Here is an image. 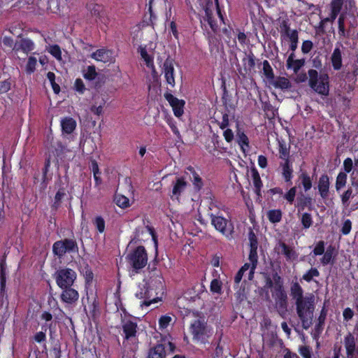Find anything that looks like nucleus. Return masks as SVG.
Returning a JSON list of instances; mask_svg holds the SVG:
<instances>
[{
  "instance_id": "1",
  "label": "nucleus",
  "mask_w": 358,
  "mask_h": 358,
  "mask_svg": "<svg viewBox=\"0 0 358 358\" xmlns=\"http://www.w3.org/2000/svg\"><path fill=\"white\" fill-rule=\"evenodd\" d=\"M308 75L306 73H301L297 74L296 77V83H304L308 78V85L311 89L315 92L323 96L329 94V76L327 73H318L316 69H310L308 71Z\"/></svg>"
},
{
  "instance_id": "2",
  "label": "nucleus",
  "mask_w": 358,
  "mask_h": 358,
  "mask_svg": "<svg viewBox=\"0 0 358 358\" xmlns=\"http://www.w3.org/2000/svg\"><path fill=\"white\" fill-rule=\"evenodd\" d=\"M296 304L297 315L301 320L302 327L307 330L313 324L315 311V296L313 294L306 296L304 300Z\"/></svg>"
},
{
  "instance_id": "3",
  "label": "nucleus",
  "mask_w": 358,
  "mask_h": 358,
  "mask_svg": "<svg viewBox=\"0 0 358 358\" xmlns=\"http://www.w3.org/2000/svg\"><path fill=\"white\" fill-rule=\"evenodd\" d=\"M127 259L136 273L144 268L148 263V255L143 246L137 247L127 255Z\"/></svg>"
},
{
  "instance_id": "4",
  "label": "nucleus",
  "mask_w": 358,
  "mask_h": 358,
  "mask_svg": "<svg viewBox=\"0 0 358 358\" xmlns=\"http://www.w3.org/2000/svg\"><path fill=\"white\" fill-rule=\"evenodd\" d=\"M76 277L77 274L76 271L69 268H59L54 274L56 283L61 289L72 287Z\"/></svg>"
},
{
  "instance_id": "5",
  "label": "nucleus",
  "mask_w": 358,
  "mask_h": 358,
  "mask_svg": "<svg viewBox=\"0 0 358 358\" xmlns=\"http://www.w3.org/2000/svg\"><path fill=\"white\" fill-rule=\"evenodd\" d=\"M208 215L211 220V224L217 231L227 237L231 236L234 232V225L230 220L223 217L220 211H217V213H209Z\"/></svg>"
},
{
  "instance_id": "6",
  "label": "nucleus",
  "mask_w": 358,
  "mask_h": 358,
  "mask_svg": "<svg viewBox=\"0 0 358 358\" xmlns=\"http://www.w3.org/2000/svg\"><path fill=\"white\" fill-rule=\"evenodd\" d=\"M52 252L57 257H62L67 252H78V246L76 240L64 238L57 241L53 244Z\"/></svg>"
},
{
  "instance_id": "7",
  "label": "nucleus",
  "mask_w": 358,
  "mask_h": 358,
  "mask_svg": "<svg viewBox=\"0 0 358 358\" xmlns=\"http://www.w3.org/2000/svg\"><path fill=\"white\" fill-rule=\"evenodd\" d=\"M343 345L345 349V358H358V335L357 337L348 332L343 338Z\"/></svg>"
},
{
  "instance_id": "8",
  "label": "nucleus",
  "mask_w": 358,
  "mask_h": 358,
  "mask_svg": "<svg viewBox=\"0 0 358 358\" xmlns=\"http://www.w3.org/2000/svg\"><path fill=\"white\" fill-rule=\"evenodd\" d=\"M274 250L278 255H283L288 262L294 261L298 258V253L285 242L280 241L275 245Z\"/></svg>"
},
{
  "instance_id": "9",
  "label": "nucleus",
  "mask_w": 358,
  "mask_h": 358,
  "mask_svg": "<svg viewBox=\"0 0 358 358\" xmlns=\"http://www.w3.org/2000/svg\"><path fill=\"white\" fill-rule=\"evenodd\" d=\"M191 331L196 339H201L207 334V326L204 317H196L191 324Z\"/></svg>"
},
{
  "instance_id": "10",
  "label": "nucleus",
  "mask_w": 358,
  "mask_h": 358,
  "mask_svg": "<svg viewBox=\"0 0 358 358\" xmlns=\"http://www.w3.org/2000/svg\"><path fill=\"white\" fill-rule=\"evenodd\" d=\"M153 292H155L153 289L145 284L140 288V292L136 293L138 299H144L141 306H149L151 303L157 302L158 297H155Z\"/></svg>"
},
{
  "instance_id": "11",
  "label": "nucleus",
  "mask_w": 358,
  "mask_h": 358,
  "mask_svg": "<svg viewBox=\"0 0 358 358\" xmlns=\"http://www.w3.org/2000/svg\"><path fill=\"white\" fill-rule=\"evenodd\" d=\"M162 72L164 74L166 83L171 87H174V60L170 57H168L164 61L162 66Z\"/></svg>"
},
{
  "instance_id": "12",
  "label": "nucleus",
  "mask_w": 358,
  "mask_h": 358,
  "mask_svg": "<svg viewBox=\"0 0 358 358\" xmlns=\"http://www.w3.org/2000/svg\"><path fill=\"white\" fill-rule=\"evenodd\" d=\"M122 327L124 338L127 341H135L137 334V324L130 320H123Z\"/></svg>"
},
{
  "instance_id": "13",
  "label": "nucleus",
  "mask_w": 358,
  "mask_h": 358,
  "mask_svg": "<svg viewBox=\"0 0 358 358\" xmlns=\"http://www.w3.org/2000/svg\"><path fill=\"white\" fill-rule=\"evenodd\" d=\"M62 289L60 299L64 303L69 305L76 303L79 299V294L73 286L69 287V288H62Z\"/></svg>"
},
{
  "instance_id": "14",
  "label": "nucleus",
  "mask_w": 358,
  "mask_h": 358,
  "mask_svg": "<svg viewBox=\"0 0 358 358\" xmlns=\"http://www.w3.org/2000/svg\"><path fill=\"white\" fill-rule=\"evenodd\" d=\"M164 97L172 106L174 115L178 117L182 116L184 112L183 108L185 101L183 100L178 99L170 93L164 94Z\"/></svg>"
},
{
  "instance_id": "15",
  "label": "nucleus",
  "mask_w": 358,
  "mask_h": 358,
  "mask_svg": "<svg viewBox=\"0 0 358 358\" xmlns=\"http://www.w3.org/2000/svg\"><path fill=\"white\" fill-rule=\"evenodd\" d=\"M329 177L327 174L322 175L318 181V191L323 199H327L329 196Z\"/></svg>"
},
{
  "instance_id": "16",
  "label": "nucleus",
  "mask_w": 358,
  "mask_h": 358,
  "mask_svg": "<svg viewBox=\"0 0 358 358\" xmlns=\"http://www.w3.org/2000/svg\"><path fill=\"white\" fill-rule=\"evenodd\" d=\"M353 169V161L351 158L348 157L343 162V169L345 173H350V182L352 187L358 189V180L355 176V171H352Z\"/></svg>"
},
{
  "instance_id": "17",
  "label": "nucleus",
  "mask_w": 358,
  "mask_h": 358,
  "mask_svg": "<svg viewBox=\"0 0 358 358\" xmlns=\"http://www.w3.org/2000/svg\"><path fill=\"white\" fill-rule=\"evenodd\" d=\"M187 182L183 178H178L175 182H173L172 194L171 197H174L178 200L181 194L185 191L187 187Z\"/></svg>"
},
{
  "instance_id": "18",
  "label": "nucleus",
  "mask_w": 358,
  "mask_h": 358,
  "mask_svg": "<svg viewBox=\"0 0 358 358\" xmlns=\"http://www.w3.org/2000/svg\"><path fill=\"white\" fill-rule=\"evenodd\" d=\"M91 57L96 61L104 63L109 62L112 60V52L106 49H99L96 52L92 53Z\"/></svg>"
},
{
  "instance_id": "19",
  "label": "nucleus",
  "mask_w": 358,
  "mask_h": 358,
  "mask_svg": "<svg viewBox=\"0 0 358 358\" xmlns=\"http://www.w3.org/2000/svg\"><path fill=\"white\" fill-rule=\"evenodd\" d=\"M290 295L295 300V303L304 300L303 290L301 285L297 282H293L290 288Z\"/></svg>"
},
{
  "instance_id": "20",
  "label": "nucleus",
  "mask_w": 358,
  "mask_h": 358,
  "mask_svg": "<svg viewBox=\"0 0 358 358\" xmlns=\"http://www.w3.org/2000/svg\"><path fill=\"white\" fill-rule=\"evenodd\" d=\"M257 247L250 248L249 261L252 263V270L248 273V279L251 280L254 277L255 270L258 262Z\"/></svg>"
},
{
  "instance_id": "21",
  "label": "nucleus",
  "mask_w": 358,
  "mask_h": 358,
  "mask_svg": "<svg viewBox=\"0 0 358 358\" xmlns=\"http://www.w3.org/2000/svg\"><path fill=\"white\" fill-rule=\"evenodd\" d=\"M165 346L163 344H157L150 348L148 358H166Z\"/></svg>"
},
{
  "instance_id": "22",
  "label": "nucleus",
  "mask_w": 358,
  "mask_h": 358,
  "mask_svg": "<svg viewBox=\"0 0 358 358\" xmlns=\"http://www.w3.org/2000/svg\"><path fill=\"white\" fill-rule=\"evenodd\" d=\"M331 61L334 70H340L342 67V52L339 48H336L331 57Z\"/></svg>"
},
{
  "instance_id": "23",
  "label": "nucleus",
  "mask_w": 358,
  "mask_h": 358,
  "mask_svg": "<svg viewBox=\"0 0 358 358\" xmlns=\"http://www.w3.org/2000/svg\"><path fill=\"white\" fill-rule=\"evenodd\" d=\"M280 166L282 167V174L285 179V181L287 182H291L293 169L292 167V162H290V160H287L283 163H280Z\"/></svg>"
},
{
  "instance_id": "24",
  "label": "nucleus",
  "mask_w": 358,
  "mask_h": 358,
  "mask_svg": "<svg viewBox=\"0 0 358 358\" xmlns=\"http://www.w3.org/2000/svg\"><path fill=\"white\" fill-rule=\"evenodd\" d=\"M34 43L28 38H23L20 41V44L15 43L13 47V50H22L24 52H29L34 50Z\"/></svg>"
},
{
  "instance_id": "25",
  "label": "nucleus",
  "mask_w": 358,
  "mask_h": 358,
  "mask_svg": "<svg viewBox=\"0 0 358 358\" xmlns=\"http://www.w3.org/2000/svg\"><path fill=\"white\" fill-rule=\"evenodd\" d=\"M296 206L299 208V211H302L306 207H308L310 210L312 209V199L310 196L301 194L297 198V202Z\"/></svg>"
},
{
  "instance_id": "26",
  "label": "nucleus",
  "mask_w": 358,
  "mask_h": 358,
  "mask_svg": "<svg viewBox=\"0 0 358 358\" xmlns=\"http://www.w3.org/2000/svg\"><path fill=\"white\" fill-rule=\"evenodd\" d=\"M272 85L275 88H279L282 90H287L292 87L290 81L287 78L280 76L276 78V79L272 83Z\"/></svg>"
},
{
  "instance_id": "27",
  "label": "nucleus",
  "mask_w": 358,
  "mask_h": 358,
  "mask_svg": "<svg viewBox=\"0 0 358 358\" xmlns=\"http://www.w3.org/2000/svg\"><path fill=\"white\" fill-rule=\"evenodd\" d=\"M76 126V121L71 117H66L62 121V127L64 132L71 134Z\"/></svg>"
},
{
  "instance_id": "28",
  "label": "nucleus",
  "mask_w": 358,
  "mask_h": 358,
  "mask_svg": "<svg viewBox=\"0 0 358 358\" xmlns=\"http://www.w3.org/2000/svg\"><path fill=\"white\" fill-rule=\"evenodd\" d=\"M348 176L346 173L341 171L336 179L335 188L337 192L343 189L347 183Z\"/></svg>"
},
{
  "instance_id": "29",
  "label": "nucleus",
  "mask_w": 358,
  "mask_h": 358,
  "mask_svg": "<svg viewBox=\"0 0 358 358\" xmlns=\"http://www.w3.org/2000/svg\"><path fill=\"white\" fill-rule=\"evenodd\" d=\"M275 300L278 313L280 315H285L287 310V296L279 298Z\"/></svg>"
},
{
  "instance_id": "30",
  "label": "nucleus",
  "mask_w": 358,
  "mask_h": 358,
  "mask_svg": "<svg viewBox=\"0 0 358 358\" xmlns=\"http://www.w3.org/2000/svg\"><path fill=\"white\" fill-rule=\"evenodd\" d=\"M245 55L246 57L243 59L244 69L246 71H251L255 66V56L252 52Z\"/></svg>"
},
{
  "instance_id": "31",
  "label": "nucleus",
  "mask_w": 358,
  "mask_h": 358,
  "mask_svg": "<svg viewBox=\"0 0 358 358\" xmlns=\"http://www.w3.org/2000/svg\"><path fill=\"white\" fill-rule=\"evenodd\" d=\"M6 264L5 260L2 259L0 262V285L1 292L4 291L6 287Z\"/></svg>"
},
{
  "instance_id": "32",
  "label": "nucleus",
  "mask_w": 358,
  "mask_h": 358,
  "mask_svg": "<svg viewBox=\"0 0 358 358\" xmlns=\"http://www.w3.org/2000/svg\"><path fill=\"white\" fill-rule=\"evenodd\" d=\"M252 180H253V184L255 187V192L257 193V194L259 195L261 187L262 186V180H261L259 174L257 170L252 169Z\"/></svg>"
},
{
  "instance_id": "33",
  "label": "nucleus",
  "mask_w": 358,
  "mask_h": 358,
  "mask_svg": "<svg viewBox=\"0 0 358 358\" xmlns=\"http://www.w3.org/2000/svg\"><path fill=\"white\" fill-rule=\"evenodd\" d=\"M115 201L116 204L122 208H126L129 206V199L122 194H116L115 196Z\"/></svg>"
},
{
  "instance_id": "34",
  "label": "nucleus",
  "mask_w": 358,
  "mask_h": 358,
  "mask_svg": "<svg viewBox=\"0 0 358 358\" xmlns=\"http://www.w3.org/2000/svg\"><path fill=\"white\" fill-rule=\"evenodd\" d=\"M268 218L272 223L279 222L282 219L280 210H271L268 212Z\"/></svg>"
},
{
  "instance_id": "35",
  "label": "nucleus",
  "mask_w": 358,
  "mask_h": 358,
  "mask_svg": "<svg viewBox=\"0 0 358 358\" xmlns=\"http://www.w3.org/2000/svg\"><path fill=\"white\" fill-rule=\"evenodd\" d=\"M289 149L282 142H279V157L285 162L289 160Z\"/></svg>"
},
{
  "instance_id": "36",
  "label": "nucleus",
  "mask_w": 358,
  "mask_h": 358,
  "mask_svg": "<svg viewBox=\"0 0 358 358\" xmlns=\"http://www.w3.org/2000/svg\"><path fill=\"white\" fill-rule=\"evenodd\" d=\"M299 179L301 180L302 185L303 186L304 190L306 192L310 189L312 187V181L310 176L306 172H303L300 175Z\"/></svg>"
},
{
  "instance_id": "37",
  "label": "nucleus",
  "mask_w": 358,
  "mask_h": 358,
  "mask_svg": "<svg viewBox=\"0 0 358 358\" xmlns=\"http://www.w3.org/2000/svg\"><path fill=\"white\" fill-rule=\"evenodd\" d=\"M292 30L290 29L288 20H283L280 23V32L281 36L286 38Z\"/></svg>"
},
{
  "instance_id": "38",
  "label": "nucleus",
  "mask_w": 358,
  "mask_h": 358,
  "mask_svg": "<svg viewBox=\"0 0 358 358\" xmlns=\"http://www.w3.org/2000/svg\"><path fill=\"white\" fill-rule=\"evenodd\" d=\"M331 13L338 16L343 6V0H332L331 2Z\"/></svg>"
},
{
  "instance_id": "39",
  "label": "nucleus",
  "mask_w": 358,
  "mask_h": 358,
  "mask_svg": "<svg viewBox=\"0 0 358 358\" xmlns=\"http://www.w3.org/2000/svg\"><path fill=\"white\" fill-rule=\"evenodd\" d=\"M272 295L275 299L287 296L286 292L284 289L283 285L274 286L272 292Z\"/></svg>"
},
{
  "instance_id": "40",
  "label": "nucleus",
  "mask_w": 358,
  "mask_h": 358,
  "mask_svg": "<svg viewBox=\"0 0 358 358\" xmlns=\"http://www.w3.org/2000/svg\"><path fill=\"white\" fill-rule=\"evenodd\" d=\"M333 252L334 248L332 247H329L326 252L323 253L324 255L321 259V263L322 265H327L331 262L333 257Z\"/></svg>"
},
{
  "instance_id": "41",
  "label": "nucleus",
  "mask_w": 358,
  "mask_h": 358,
  "mask_svg": "<svg viewBox=\"0 0 358 358\" xmlns=\"http://www.w3.org/2000/svg\"><path fill=\"white\" fill-rule=\"evenodd\" d=\"M345 15L344 13L341 14L338 20V34L340 35V36L343 37H345L347 36L345 29Z\"/></svg>"
},
{
  "instance_id": "42",
  "label": "nucleus",
  "mask_w": 358,
  "mask_h": 358,
  "mask_svg": "<svg viewBox=\"0 0 358 358\" xmlns=\"http://www.w3.org/2000/svg\"><path fill=\"white\" fill-rule=\"evenodd\" d=\"M188 170L191 171L193 174L192 182L195 187V188L199 190L203 186L202 179L201 177L194 171V169L192 167H189Z\"/></svg>"
},
{
  "instance_id": "43",
  "label": "nucleus",
  "mask_w": 358,
  "mask_h": 358,
  "mask_svg": "<svg viewBox=\"0 0 358 358\" xmlns=\"http://www.w3.org/2000/svg\"><path fill=\"white\" fill-rule=\"evenodd\" d=\"M301 224L304 229H308L313 224L312 215L308 213H304L301 215Z\"/></svg>"
},
{
  "instance_id": "44",
  "label": "nucleus",
  "mask_w": 358,
  "mask_h": 358,
  "mask_svg": "<svg viewBox=\"0 0 358 358\" xmlns=\"http://www.w3.org/2000/svg\"><path fill=\"white\" fill-rule=\"evenodd\" d=\"M263 71L264 74L268 79H273L274 78V74L273 69L269 64V62L267 60H264L263 62Z\"/></svg>"
},
{
  "instance_id": "45",
  "label": "nucleus",
  "mask_w": 358,
  "mask_h": 358,
  "mask_svg": "<svg viewBox=\"0 0 358 358\" xmlns=\"http://www.w3.org/2000/svg\"><path fill=\"white\" fill-rule=\"evenodd\" d=\"M320 275V273L318 270L315 268H311L307 273H306L302 279L306 280V282H310L314 277H318Z\"/></svg>"
},
{
  "instance_id": "46",
  "label": "nucleus",
  "mask_w": 358,
  "mask_h": 358,
  "mask_svg": "<svg viewBox=\"0 0 358 358\" xmlns=\"http://www.w3.org/2000/svg\"><path fill=\"white\" fill-rule=\"evenodd\" d=\"M341 197L342 203L345 206H348L350 199L353 197V191L352 187H349L346 191H345Z\"/></svg>"
},
{
  "instance_id": "47",
  "label": "nucleus",
  "mask_w": 358,
  "mask_h": 358,
  "mask_svg": "<svg viewBox=\"0 0 358 358\" xmlns=\"http://www.w3.org/2000/svg\"><path fill=\"white\" fill-rule=\"evenodd\" d=\"M94 224L100 233H103L105 230V221L101 216H97L93 221Z\"/></svg>"
},
{
  "instance_id": "48",
  "label": "nucleus",
  "mask_w": 358,
  "mask_h": 358,
  "mask_svg": "<svg viewBox=\"0 0 358 358\" xmlns=\"http://www.w3.org/2000/svg\"><path fill=\"white\" fill-rule=\"evenodd\" d=\"M96 75L95 66L92 65L87 67V71L84 73V77L87 80H92L96 78Z\"/></svg>"
},
{
  "instance_id": "49",
  "label": "nucleus",
  "mask_w": 358,
  "mask_h": 358,
  "mask_svg": "<svg viewBox=\"0 0 358 358\" xmlns=\"http://www.w3.org/2000/svg\"><path fill=\"white\" fill-rule=\"evenodd\" d=\"M337 15H333V14L331 13L329 17H327L326 18H324V19H322L320 22V25L318 27V30L319 31H321L322 33H324V24L327 23V22H331L333 23L334 21L336 20Z\"/></svg>"
},
{
  "instance_id": "50",
  "label": "nucleus",
  "mask_w": 358,
  "mask_h": 358,
  "mask_svg": "<svg viewBox=\"0 0 358 358\" xmlns=\"http://www.w3.org/2000/svg\"><path fill=\"white\" fill-rule=\"evenodd\" d=\"M36 63L37 60L35 57H30L28 59V62L26 66V71L28 73H31L35 71Z\"/></svg>"
},
{
  "instance_id": "51",
  "label": "nucleus",
  "mask_w": 358,
  "mask_h": 358,
  "mask_svg": "<svg viewBox=\"0 0 358 358\" xmlns=\"http://www.w3.org/2000/svg\"><path fill=\"white\" fill-rule=\"evenodd\" d=\"M296 193V187H292L286 194H284V198L292 204L294 201Z\"/></svg>"
},
{
  "instance_id": "52",
  "label": "nucleus",
  "mask_w": 358,
  "mask_h": 358,
  "mask_svg": "<svg viewBox=\"0 0 358 358\" xmlns=\"http://www.w3.org/2000/svg\"><path fill=\"white\" fill-rule=\"evenodd\" d=\"M305 64V59H296V61L293 62V63L291 64L290 68L294 71L295 73H297L299 69L303 66Z\"/></svg>"
},
{
  "instance_id": "53",
  "label": "nucleus",
  "mask_w": 358,
  "mask_h": 358,
  "mask_svg": "<svg viewBox=\"0 0 358 358\" xmlns=\"http://www.w3.org/2000/svg\"><path fill=\"white\" fill-rule=\"evenodd\" d=\"M65 195L66 194L64 189H59L58 190L55 196V202L53 205L55 208H58V206L60 205L62 199Z\"/></svg>"
},
{
  "instance_id": "54",
  "label": "nucleus",
  "mask_w": 358,
  "mask_h": 358,
  "mask_svg": "<svg viewBox=\"0 0 358 358\" xmlns=\"http://www.w3.org/2000/svg\"><path fill=\"white\" fill-rule=\"evenodd\" d=\"M248 239H249V241H250V248H254V247H257L258 246V242H257V236H256L255 232L253 231V230L251 228L249 229Z\"/></svg>"
},
{
  "instance_id": "55",
  "label": "nucleus",
  "mask_w": 358,
  "mask_h": 358,
  "mask_svg": "<svg viewBox=\"0 0 358 358\" xmlns=\"http://www.w3.org/2000/svg\"><path fill=\"white\" fill-rule=\"evenodd\" d=\"M11 84L9 80L0 81V94L8 92L10 90Z\"/></svg>"
},
{
  "instance_id": "56",
  "label": "nucleus",
  "mask_w": 358,
  "mask_h": 358,
  "mask_svg": "<svg viewBox=\"0 0 358 358\" xmlns=\"http://www.w3.org/2000/svg\"><path fill=\"white\" fill-rule=\"evenodd\" d=\"M324 323H320V321L317 320V323L315 324L313 332V336L314 338L316 339L320 336L324 329Z\"/></svg>"
},
{
  "instance_id": "57",
  "label": "nucleus",
  "mask_w": 358,
  "mask_h": 358,
  "mask_svg": "<svg viewBox=\"0 0 358 358\" xmlns=\"http://www.w3.org/2000/svg\"><path fill=\"white\" fill-rule=\"evenodd\" d=\"M50 52L57 59L62 60V52L59 45H55L51 46L50 49Z\"/></svg>"
},
{
  "instance_id": "58",
  "label": "nucleus",
  "mask_w": 358,
  "mask_h": 358,
  "mask_svg": "<svg viewBox=\"0 0 358 358\" xmlns=\"http://www.w3.org/2000/svg\"><path fill=\"white\" fill-rule=\"evenodd\" d=\"M222 282L217 279H213L210 283V290L215 293H220Z\"/></svg>"
},
{
  "instance_id": "59",
  "label": "nucleus",
  "mask_w": 358,
  "mask_h": 358,
  "mask_svg": "<svg viewBox=\"0 0 358 358\" xmlns=\"http://www.w3.org/2000/svg\"><path fill=\"white\" fill-rule=\"evenodd\" d=\"M314 255H321L324 252V242L323 241H319L313 251Z\"/></svg>"
},
{
  "instance_id": "60",
  "label": "nucleus",
  "mask_w": 358,
  "mask_h": 358,
  "mask_svg": "<svg viewBox=\"0 0 358 358\" xmlns=\"http://www.w3.org/2000/svg\"><path fill=\"white\" fill-rule=\"evenodd\" d=\"M299 353L303 358H312L311 349L309 346L303 345L300 347Z\"/></svg>"
},
{
  "instance_id": "61",
  "label": "nucleus",
  "mask_w": 358,
  "mask_h": 358,
  "mask_svg": "<svg viewBox=\"0 0 358 358\" xmlns=\"http://www.w3.org/2000/svg\"><path fill=\"white\" fill-rule=\"evenodd\" d=\"M92 170L94 172V177L96 180V185L101 183V178L99 177L100 172L99 171L98 164L95 161L92 162Z\"/></svg>"
},
{
  "instance_id": "62",
  "label": "nucleus",
  "mask_w": 358,
  "mask_h": 358,
  "mask_svg": "<svg viewBox=\"0 0 358 358\" xmlns=\"http://www.w3.org/2000/svg\"><path fill=\"white\" fill-rule=\"evenodd\" d=\"M171 321V317L167 315H163L159 318V324L160 328L165 329L168 327L170 322Z\"/></svg>"
},
{
  "instance_id": "63",
  "label": "nucleus",
  "mask_w": 358,
  "mask_h": 358,
  "mask_svg": "<svg viewBox=\"0 0 358 358\" xmlns=\"http://www.w3.org/2000/svg\"><path fill=\"white\" fill-rule=\"evenodd\" d=\"M352 228V222L350 220H347L344 222L343 227L341 228V232L347 235L350 232Z\"/></svg>"
},
{
  "instance_id": "64",
  "label": "nucleus",
  "mask_w": 358,
  "mask_h": 358,
  "mask_svg": "<svg viewBox=\"0 0 358 358\" xmlns=\"http://www.w3.org/2000/svg\"><path fill=\"white\" fill-rule=\"evenodd\" d=\"M344 320L349 321L352 319L354 316V311L350 308H346L343 313Z\"/></svg>"
}]
</instances>
